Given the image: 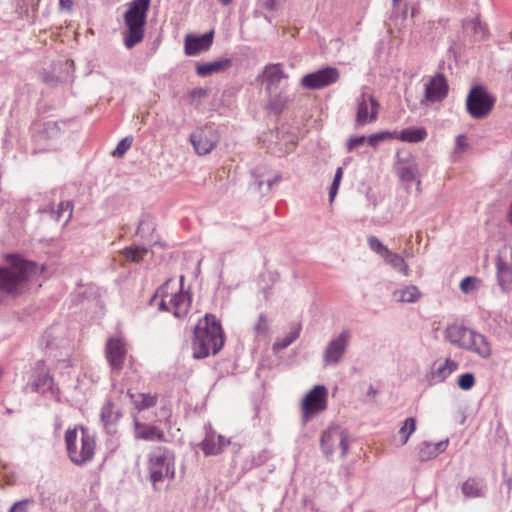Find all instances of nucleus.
<instances>
[{"label": "nucleus", "instance_id": "f257e3e1", "mask_svg": "<svg viewBox=\"0 0 512 512\" xmlns=\"http://www.w3.org/2000/svg\"><path fill=\"white\" fill-rule=\"evenodd\" d=\"M8 266L0 267V292L20 295L28 289L29 282L43 271V266L18 255L7 257Z\"/></svg>", "mask_w": 512, "mask_h": 512}, {"label": "nucleus", "instance_id": "f03ea898", "mask_svg": "<svg viewBox=\"0 0 512 512\" xmlns=\"http://www.w3.org/2000/svg\"><path fill=\"white\" fill-rule=\"evenodd\" d=\"M224 334L220 321L213 314H206L194 329L193 357L203 359L217 354L224 345Z\"/></svg>", "mask_w": 512, "mask_h": 512}, {"label": "nucleus", "instance_id": "7ed1b4c3", "mask_svg": "<svg viewBox=\"0 0 512 512\" xmlns=\"http://www.w3.org/2000/svg\"><path fill=\"white\" fill-rule=\"evenodd\" d=\"M65 444L69 459L77 466L85 465L94 457L95 438L88 428L80 427V435L77 428L68 429Z\"/></svg>", "mask_w": 512, "mask_h": 512}, {"label": "nucleus", "instance_id": "20e7f679", "mask_svg": "<svg viewBox=\"0 0 512 512\" xmlns=\"http://www.w3.org/2000/svg\"><path fill=\"white\" fill-rule=\"evenodd\" d=\"M150 2L151 0H132L124 13V22L127 26L124 44L128 49L133 48L143 40Z\"/></svg>", "mask_w": 512, "mask_h": 512}, {"label": "nucleus", "instance_id": "39448f33", "mask_svg": "<svg viewBox=\"0 0 512 512\" xmlns=\"http://www.w3.org/2000/svg\"><path fill=\"white\" fill-rule=\"evenodd\" d=\"M147 468L150 481L154 487L165 479H173L175 476V455L173 451L164 446L153 447L148 454Z\"/></svg>", "mask_w": 512, "mask_h": 512}, {"label": "nucleus", "instance_id": "423d86ee", "mask_svg": "<svg viewBox=\"0 0 512 512\" xmlns=\"http://www.w3.org/2000/svg\"><path fill=\"white\" fill-rule=\"evenodd\" d=\"M496 99L482 85H475L466 97V110L473 119L486 118L494 108Z\"/></svg>", "mask_w": 512, "mask_h": 512}, {"label": "nucleus", "instance_id": "0eeeda50", "mask_svg": "<svg viewBox=\"0 0 512 512\" xmlns=\"http://www.w3.org/2000/svg\"><path fill=\"white\" fill-rule=\"evenodd\" d=\"M327 408V389L323 385L314 386L303 398L301 404L302 422L306 424L312 416Z\"/></svg>", "mask_w": 512, "mask_h": 512}, {"label": "nucleus", "instance_id": "6e6552de", "mask_svg": "<svg viewBox=\"0 0 512 512\" xmlns=\"http://www.w3.org/2000/svg\"><path fill=\"white\" fill-rule=\"evenodd\" d=\"M395 171L401 181L407 185L415 182L417 189L420 190L421 172L419 164L413 155L409 152H397Z\"/></svg>", "mask_w": 512, "mask_h": 512}, {"label": "nucleus", "instance_id": "1a4fd4ad", "mask_svg": "<svg viewBox=\"0 0 512 512\" xmlns=\"http://www.w3.org/2000/svg\"><path fill=\"white\" fill-rule=\"evenodd\" d=\"M339 78V70L335 67L327 66L304 75L300 83L306 89L320 90L336 83Z\"/></svg>", "mask_w": 512, "mask_h": 512}, {"label": "nucleus", "instance_id": "9d476101", "mask_svg": "<svg viewBox=\"0 0 512 512\" xmlns=\"http://www.w3.org/2000/svg\"><path fill=\"white\" fill-rule=\"evenodd\" d=\"M351 339V333L349 330H343L341 333L332 338L324 352H323V364L325 366H336L343 359Z\"/></svg>", "mask_w": 512, "mask_h": 512}, {"label": "nucleus", "instance_id": "9b49d317", "mask_svg": "<svg viewBox=\"0 0 512 512\" xmlns=\"http://www.w3.org/2000/svg\"><path fill=\"white\" fill-rule=\"evenodd\" d=\"M219 140V133L212 126L198 128L190 135V141L199 155L210 153L217 146Z\"/></svg>", "mask_w": 512, "mask_h": 512}, {"label": "nucleus", "instance_id": "f8f14e48", "mask_svg": "<svg viewBox=\"0 0 512 512\" xmlns=\"http://www.w3.org/2000/svg\"><path fill=\"white\" fill-rule=\"evenodd\" d=\"M337 442L338 447L341 450V458H345L349 451V435L348 432L340 427H329L325 430L320 439V446L322 452L328 460H331V450L328 446V442Z\"/></svg>", "mask_w": 512, "mask_h": 512}, {"label": "nucleus", "instance_id": "ddd939ff", "mask_svg": "<svg viewBox=\"0 0 512 512\" xmlns=\"http://www.w3.org/2000/svg\"><path fill=\"white\" fill-rule=\"evenodd\" d=\"M356 102V126H364L377 119L379 104L372 95L363 92L357 97Z\"/></svg>", "mask_w": 512, "mask_h": 512}, {"label": "nucleus", "instance_id": "4468645a", "mask_svg": "<svg viewBox=\"0 0 512 512\" xmlns=\"http://www.w3.org/2000/svg\"><path fill=\"white\" fill-rule=\"evenodd\" d=\"M448 91L449 86L446 77L442 73H437L425 83L422 103L442 101L447 96Z\"/></svg>", "mask_w": 512, "mask_h": 512}, {"label": "nucleus", "instance_id": "2eb2a0df", "mask_svg": "<svg viewBox=\"0 0 512 512\" xmlns=\"http://www.w3.org/2000/svg\"><path fill=\"white\" fill-rule=\"evenodd\" d=\"M506 251H499L496 256V278L502 292H508L512 287V253L511 258L507 259Z\"/></svg>", "mask_w": 512, "mask_h": 512}, {"label": "nucleus", "instance_id": "dca6fc26", "mask_svg": "<svg viewBox=\"0 0 512 512\" xmlns=\"http://www.w3.org/2000/svg\"><path fill=\"white\" fill-rule=\"evenodd\" d=\"M61 135V129L58 122L48 121L41 124H35L33 127V139L35 143L43 146V149L49 148L50 141L56 140Z\"/></svg>", "mask_w": 512, "mask_h": 512}, {"label": "nucleus", "instance_id": "f3484780", "mask_svg": "<svg viewBox=\"0 0 512 512\" xmlns=\"http://www.w3.org/2000/svg\"><path fill=\"white\" fill-rule=\"evenodd\" d=\"M205 429V437L199 444L201 450L205 456L220 454L230 444V440L222 435H217L211 425L206 426Z\"/></svg>", "mask_w": 512, "mask_h": 512}, {"label": "nucleus", "instance_id": "a211bd4d", "mask_svg": "<svg viewBox=\"0 0 512 512\" xmlns=\"http://www.w3.org/2000/svg\"><path fill=\"white\" fill-rule=\"evenodd\" d=\"M105 352L111 368L121 370L127 353L125 343L119 338H110L106 343Z\"/></svg>", "mask_w": 512, "mask_h": 512}, {"label": "nucleus", "instance_id": "6ab92c4d", "mask_svg": "<svg viewBox=\"0 0 512 512\" xmlns=\"http://www.w3.org/2000/svg\"><path fill=\"white\" fill-rule=\"evenodd\" d=\"M133 425L135 429V438L138 440L152 441V442H166V435L163 429L156 425L140 422L134 416Z\"/></svg>", "mask_w": 512, "mask_h": 512}, {"label": "nucleus", "instance_id": "aec40b11", "mask_svg": "<svg viewBox=\"0 0 512 512\" xmlns=\"http://www.w3.org/2000/svg\"><path fill=\"white\" fill-rule=\"evenodd\" d=\"M214 31L211 30L201 36L187 35L185 37V54L194 56L202 51H206L213 43Z\"/></svg>", "mask_w": 512, "mask_h": 512}, {"label": "nucleus", "instance_id": "412c9836", "mask_svg": "<svg viewBox=\"0 0 512 512\" xmlns=\"http://www.w3.org/2000/svg\"><path fill=\"white\" fill-rule=\"evenodd\" d=\"M472 331L473 329L454 323L446 327L444 331V337L452 345L465 350Z\"/></svg>", "mask_w": 512, "mask_h": 512}, {"label": "nucleus", "instance_id": "4be33fe9", "mask_svg": "<svg viewBox=\"0 0 512 512\" xmlns=\"http://www.w3.org/2000/svg\"><path fill=\"white\" fill-rule=\"evenodd\" d=\"M465 350L472 352L483 359L489 358L492 354L491 345L487 338L475 330L472 331Z\"/></svg>", "mask_w": 512, "mask_h": 512}, {"label": "nucleus", "instance_id": "5701e85b", "mask_svg": "<svg viewBox=\"0 0 512 512\" xmlns=\"http://www.w3.org/2000/svg\"><path fill=\"white\" fill-rule=\"evenodd\" d=\"M101 421L109 434L116 432V423L122 416L120 410L115 409V405L107 400L101 409Z\"/></svg>", "mask_w": 512, "mask_h": 512}, {"label": "nucleus", "instance_id": "b1692460", "mask_svg": "<svg viewBox=\"0 0 512 512\" xmlns=\"http://www.w3.org/2000/svg\"><path fill=\"white\" fill-rule=\"evenodd\" d=\"M448 446V440L439 441L437 443L422 442L418 446V459L425 462L437 457L444 452Z\"/></svg>", "mask_w": 512, "mask_h": 512}, {"label": "nucleus", "instance_id": "393cba45", "mask_svg": "<svg viewBox=\"0 0 512 512\" xmlns=\"http://www.w3.org/2000/svg\"><path fill=\"white\" fill-rule=\"evenodd\" d=\"M53 378L44 366H38L34 379L28 384L32 392L44 393L52 389Z\"/></svg>", "mask_w": 512, "mask_h": 512}, {"label": "nucleus", "instance_id": "a878e982", "mask_svg": "<svg viewBox=\"0 0 512 512\" xmlns=\"http://www.w3.org/2000/svg\"><path fill=\"white\" fill-rule=\"evenodd\" d=\"M170 305L175 317H184L187 315L191 306V297L188 293L179 291L178 293L171 295Z\"/></svg>", "mask_w": 512, "mask_h": 512}, {"label": "nucleus", "instance_id": "bb28decb", "mask_svg": "<svg viewBox=\"0 0 512 512\" xmlns=\"http://www.w3.org/2000/svg\"><path fill=\"white\" fill-rule=\"evenodd\" d=\"M232 65V60L229 58H221L213 62L198 64L196 73L201 77H207L213 73H218L227 70Z\"/></svg>", "mask_w": 512, "mask_h": 512}, {"label": "nucleus", "instance_id": "cd10ccee", "mask_svg": "<svg viewBox=\"0 0 512 512\" xmlns=\"http://www.w3.org/2000/svg\"><path fill=\"white\" fill-rule=\"evenodd\" d=\"M134 408L138 411H144L154 407L158 402L157 393H137L134 394L130 390L127 392Z\"/></svg>", "mask_w": 512, "mask_h": 512}, {"label": "nucleus", "instance_id": "c85d7f7f", "mask_svg": "<svg viewBox=\"0 0 512 512\" xmlns=\"http://www.w3.org/2000/svg\"><path fill=\"white\" fill-rule=\"evenodd\" d=\"M266 90L269 94L277 92L280 82L284 79L285 75L279 65H269L264 71Z\"/></svg>", "mask_w": 512, "mask_h": 512}, {"label": "nucleus", "instance_id": "c756f323", "mask_svg": "<svg viewBox=\"0 0 512 512\" xmlns=\"http://www.w3.org/2000/svg\"><path fill=\"white\" fill-rule=\"evenodd\" d=\"M422 296L419 288L415 285L402 286L392 293L394 301L399 303H415Z\"/></svg>", "mask_w": 512, "mask_h": 512}, {"label": "nucleus", "instance_id": "7c9ffc66", "mask_svg": "<svg viewBox=\"0 0 512 512\" xmlns=\"http://www.w3.org/2000/svg\"><path fill=\"white\" fill-rule=\"evenodd\" d=\"M462 493L467 498L484 497L486 494V484L481 478H468L461 487Z\"/></svg>", "mask_w": 512, "mask_h": 512}, {"label": "nucleus", "instance_id": "2f4dec72", "mask_svg": "<svg viewBox=\"0 0 512 512\" xmlns=\"http://www.w3.org/2000/svg\"><path fill=\"white\" fill-rule=\"evenodd\" d=\"M458 369V363L451 359H446L438 366L434 365L431 371V379L435 382L445 381L454 371Z\"/></svg>", "mask_w": 512, "mask_h": 512}, {"label": "nucleus", "instance_id": "473e14b6", "mask_svg": "<svg viewBox=\"0 0 512 512\" xmlns=\"http://www.w3.org/2000/svg\"><path fill=\"white\" fill-rule=\"evenodd\" d=\"M427 131L423 127L403 129L400 133L394 132V138L408 143H419L426 139Z\"/></svg>", "mask_w": 512, "mask_h": 512}, {"label": "nucleus", "instance_id": "72a5a7b5", "mask_svg": "<svg viewBox=\"0 0 512 512\" xmlns=\"http://www.w3.org/2000/svg\"><path fill=\"white\" fill-rule=\"evenodd\" d=\"M383 260L386 264L390 265L393 269L399 271L402 275H409V266L400 254L394 253L389 250L388 253L383 257Z\"/></svg>", "mask_w": 512, "mask_h": 512}, {"label": "nucleus", "instance_id": "f704fd0d", "mask_svg": "<svg viewBox=\"0 0 512 512\" xmlns=\"http://www.w3.org/2000/svg\"><path fill=\"white\" fill-rule=\"evenodd\" d=\"M148 248L145 246H130L125 247L121 254L128 261L133 263H140L148 253Z\"/></svg>", "mask_w": 512, "mask_h": 512}, {"label": "nucleus", "instance_id": "c9c22d12", "mask_svg": "<svg viewBox=\"0 0 512 512\" xmlns=\"http://www.w3.org/2000/svg\"><path fill=\"white\" fill-rule=\"evenodd\" d=\"M301 324H294L290 330V332L285 335L283 338L278 339L274 345V350H283L291 345L300 335Z\"/></svg>", "mask_w": 512, "mask_h": 512}, {"label": "nucleus", "instance_id": "e433bc0d", "mask_svg": "<svg viewBox=\"0 0 512 512\" xmlns=\"http://www.w3.org/2000/svg\"><path fill=\"white\" fill-rule=\"evenodd\" d=\"M269 95L268 109L274 114H280L289 102V98L281 92Z\"/></svg>", "mask_w": 512, "mask_h": 512}, {"label": "nucleus", "instance_id": "4c0bfd02", "mask_svg": "<svg viewBox=\"0 0 512 512\" xmlns=\"http://www.w3.org/2000/svg\"><path fill=\"white\" fill-rule=\"evenodd\" d=\"M415 429L416 420L413 417L406 418L398 432L400 437L399 446H403L408 442L410 435L415 431Z\"/></svg>", "mask_w": 512, "mask_h": 512}, {"label": "nucleus", "instance_id": "58836bf2", "mask_svg": "<svg viewBox=\"0 0 512 512\" xmlns=\"http://www.w3.org/2000/svg\"><path fill=\"white\" fill-rule=\"evenodd\" d=\"M64 213H67V217L64 221V224H67L72 218L73 213V203L71 201H62L59 203L55 219L57 221H60L61 218L64 216Z\"/></svg>", "mask_w": 512, "mask_h": 512}, {"label": "nucleus", "instance_id": "ea45409f", "mask_svg": "<svg viewBox=\"0 0 512 512\" xmlns=\"http://www.w3.org/2000/svg\"><path fill=\"white\" fill-rule=\"evenodd\" d=\"M368 246L371 251L378 254L380 257H384L389 249L376 237V236H369L367 239Z\"/></svg>", "mask_w": 512, "mask_h": 512}, {"label": "nucleus", "instance_id": "a19ab883", "mask_svg": "<svg viewBox=\"0 0 512 512\" xmlns=\"http://www.w3.org/2000/svg\"><path fill=\"white\" fill-rule=\"evenodd\" d=\"M388 139H394V132L389 131H381L375 134H372L367 137V142L372 147H377L380 142L388 140Z\"/></svg>", "mask_w": 512, "mask_h": 512}, {"label": "nucleus", "instance_id": "79ce46f5", "mask_svg": "<svg viewBox=\"0 0 512 512\" xmlns=\"http://www.w3.org/2000/svg\"><path fill=\"white\" fill-rule=\"evenodd\" d=\"M35 504V500L33 498H26L20 501L15 502L8 512H29L30 507Z\"/></svg>", "mask_w": 512, "mask_h": 512}, {"label": "nucleus", "instance_id": "37998d69", "mask_svg": "<svg viewBox=\"0 0 512 512\" xmlns=\"http://www.w3.org/2000/svg\"><path fill=\"white\" fill-rule=\"evenodd\" d=\"M458 386L463 390L471 389L475 384V377L472 373H464L459 376L457 381Z\"/></svg>", "mask_w": 512, "mask_h": 512}, {"label": "nucleus", "instance_id": "c03bdc74", "mask_svg": "<svg viewBox=\"0 0 512 512\" xmlns=\"http://www.w3.org/2000/svg\"><path fill=\"white\" fill-rule=\"evenodd\" d=\"M269 330L267 317L264 313L259 315L258 321L254 326V331L257 335H265Z\"/></svg>", "mask_w": 512, "mask_h": 512}, {"label": "nucleus", "instance_id": "a18cd8bd", "mask_svg": "<svg viewBox=\"0 0 512 512\" xmlns=\"http://www.w3.org/2000/svg\"><path fill=\"white\" fill-rule=\"evenodd\" d=\"M132 144V138H124L122 139L118 145L116 146L115 150L113 151V155L117 157H122L127 150L130 148Z\"/></svg>", "mask_w": 512, "mask_h": 512}, {"label": "nucleus", "instance_id": "49530a36", "mask_svg": "<svg viewBox=\"0 0 512 512\" xmlns=\"http://www.w3.org/2000/svg\"><path fill=\"white\" fill-rule=\"evenodd\" d=\"M468 26L474 31L475 35H480V37H484L486 33V28L483 26L478 18L471 20L468 23Z\"/></svg>", "mask_w": 512, "mask_h": 512}, {"label": "nucleus", "instance_id": "de8ad7c7", "mask_svg": "<svg viewBox=\"0 0 512 512\" xmlns=\"http://www.w3.org/2000/svg\"><path fill=\"white\" fill-rule=\"evenodd\" d=\"M208 96V90L205 88H194L189 92V98L193 103L195 100H201Z\"/></svg>", "mask_w": 512, "mask_h": 512}, {"label": "nucleus", "instance_id": "09e8293b", "mask_svg": "<svg viewBox=\"0 0 512 512\" xmlns=\"http://www.w3.org/2000/svg\"><path fill=\"white\" fill-rule=\"evenodd\" d=\"M367 141V137L365 136H356L352 137L347 141V150L351 152L356 147L363 145Z\"/></svg>", "mask_w": 512, "mask_h": 512}, {"label": "nucleus", "instance_id": "8fccbe9b", "mask_svg": "<svg viewBox=\"0 0 512 512\" xmlns=\"http://www.w3.org/2000/svg\"><path fill=\"white\" fill-rule=\"evenodd\" d=\"M165 288H166V285L161 287L155 296H161L162 299L159 303V306H158V309L161 310V311H172L171 309V305H170V301L167 302L165 299H164V291H165Z\"/></svg>", "mask_w": 512, "mask_h": 512}, {"label": "nucleus", "instance_id": "3c124183", "mask_svg": "<svg viewBox=\"0 0 512 512\" xmlns=\"http://www.w3.org/2000/svg\"><path fill=\"white\" fill-rule=\"evenodd\" d=\"M474 280L473 277H465L461 283H460V289L463 291V292H468L469 290V284Z\"/></svg>", "mask_w": 512, "mask_h": 512}, {"label": "nucleus", "instance_id": "603ef678", "mask_svg": "<svg viewBox=\"0 0 512 512\" xmlns=\"http://www.w3.org/2000/svg\"><path fill=\"white\" fill-rule=\"evenodd\" d=\"M339 185H340V183H338V182H334V181L332 182V184L330 186V190H329L330 201H333L334 197L336 196V194L338 192Z\"/></svg>", "mask_w": 512, "mask_h": 512}, {"label": "nucleus", "instance_id": "864d4df0", "mask_svg": "<svg viewBox=\"0 0 512 512\" xmlns=\"http://www.w3.org/2000/svg\"><path fill=\"white\" fill-rule=\"evenodd\" d=\"M264 7L268 11H275L278 8V4H277L276 0H265Z\"/></svg>", "mask_w": 512, "mask_h": 512}, {"label": "nucleus", "instance_id": "5fc2aeb1", "mask_svg": "<svg viewBox=\"0 0 512 512\" xmlns=\"http://www.w3.org/2000/svg\"><path fill=\"white\" fill-rule=\"evenodd\" d=\"M146 226L148 228H150V224L146 220H144V219L141 220L139 225H138V228L136 230V234L141 236V237H143V232H144Z\"/></svg>", "mask_w": 512, "mask_h": 512}, {"label": "nucleus", "instance_id": "6e6d98bb", "mask_svg": "<svg viewBox=\"0 0 512 512\" xmlns=\"http://www.w3.org/2000/svg\"><path fill=\"white\" fill-rule=\"evenodd\" d=\"M466 140L463 135H458L456 137V148L462 150L466 146Z\"/></svg>", "mask_w": 512, "mask_h": 512}, {"label": "nucleus", "instance_id": "4d7b16f0", "mask_svg": "<svg viewBox=\"0 0 512 512\" xmlns=\"http://www.w3.org/2000/svg\"><path fill=\"white\" fill-rule=\"evenodd\" d=\"M60 7L63 9H71L73 5L72 0H59Z\"/></svg>", "mask_w": 512, "mask_h": 512}, {"label": "nucleus", "instance_id": "13d9d810", "mask_svg": "<svg viewBox=\"0 0 512 512\" xmlns=\"http://www.w3.org/2000/svg\"><path fill=\"white\" fill-rule=\"evenodd\" d=\"M342 175H343V170L341 167H339L337 170H336V173H335V176H334V179L333 181L334 182H338L340 183L341 179H342Z\"/></svg>", "mask_w": 512, "mask_h": 512}, {"label": "nucleus", "instance_id": "bf43d9fd", "mask_svg": "<svg viewBox=\"0 0 512 512\" xmlns=\"http://www.w3.org/2000/svg\"><path fill=\"white\" fill-rule=\"evenodd\" d=\"M279 179H280V177H279V176H276V177H275V178H273V179H269V180L267 181V190H268V191H270V190L272 189L273 185H274L276 182H278V181H279Z\"/></svg>", "mask_w": 512, "mask_h": 512}, {"label": "nucleus", "instance_id": "052dcab7", "mask_svg": "<svg viewBox=\"0 0 512 512\" xmlns=\"http://www.w3.org/2000/svg\"><path fill=\"white\" fill-rule=\"evenodd\" d=\"M507 221L510 223V225L512 226V201H511V204L509 206V210H508V213H507Z\"/></svg>", "mask_w": 512, "mask_h": 512}, {"label": "nucleus", "instance_id": "680f3d73", "mask_svg": "<svg viewBox=\"0 0 512 512\" xmlns=\"http://www.w3.org/2000/svg\"><path fill=\"white\" fill-rule=\"evenodd\" d=\"M376 394H377L376 389L372 385H370L368 388V391H367V396L374 397Z\"/></svg>", "mask_w": 512, "mask_h": 512}, {"label": "nucleus", "instance_id": "e2e57ef3", "mask_svg": "<svg viewBox=\"0 0 512 512\" xmlns=\"http://www.w3.org/2000/svg\"><path fill=\"white\" fill-rule=\"evenodd\" d=\"M328 446L330 447V450H331V457L333 456L334 454V451H335V446H338V443L337 442H331L329 441L328 442Z\"/></svg>", "mask_w": 512, "mask_h": 512}, {"label": "nucleus", "instance_id": "0e129e2a", "mask_svg": "<svg viewBox=\"0 0 512 512\" xmlns=\"http://www.w3.org/2000/svg\"><path fill=\"white\" fill-rule=\"evenodd\" d=\"M263 184H264V181H262V180H257L256 181V185H257L258 190L262 189Z\"/></svg>", "mask_w": 512, "mask_h": 512}, {"label": "nucleus", "instance_id": "69168bd1", "mask_svg": "<svg viewBox=\"0 0 512 512\" xmlns=\"http://www.w3.org/2000/svg\"><path fill=\"white\" fill-rule=\"evenodd\" d=\"M233 0H219L222 5H229Z\"/></svg>", "mask_w": 512, "mask_h": 512}, {"label": "nucleus", "instance_id": "338daca9", "mask_svg": "<svg viewBox=\"0 0 512 512\" xmlns=\"http://www.w3.org/2000/svg\"><path fill=\"white\" fill-rule=\"evenodd\" d=\"M400 0H392V5L393 7H396L397 3L399 2Z\"/></svg>", "mask_w": 512, "mask_h": 512}, {"label": "nucleus", "instance_id": "774afa93", "mask_svg": "<svg viewBox=\"0 0 512 512\" xmlns=\"http://www.w3.org/2000/svg\"><path fill=\"white\" fill-rule=\"evenodd\" d=\"M508 485H509V487L512 486V481L511 480L508 481Z\"/></svg>", "mask_w": 512, "mask_h": 512}]
</instances>
